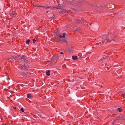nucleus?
Masks as SVG:
<instances>
[{
    "label": "nucleus",
    "mask_w": 125,
    "mask_h": 125,
    "mask_svg": "<svg viewBox=\"0 0 125 125\" xmlns=\"http://www.w3.org/2000/svg\"><path fill=\"white\" fill-rule=\"evenodd\" d=\"M77 31V30H76V31Z\"/></svg>",
    "instance_id": "22"
},
{
    "label": "nucleus",
    "mask_w": 125,
    "mask_h": 125,
    "mask_svg": "<svg viewBox=\"0 0 125 125\" xmlns=\"http://www.w3.org/2000/svg\"><path fill=\"white\" fill-rule=\"evenodd\" d=\"M38 7H43L44 8H45V9H46L47 8V7H45V6H38Z\"/></svg>",
    "instance_id": "19"
},
{
    "label": "nucleus",
    "mask_w": 125,
    "mask_h": 125,
    "mask_svg": "<svg viewBox=\"0 0 125 125\" xmlns=\"http://www.w3.org/2000/svg\"><path fill=\"white\" fill-rule=\"evenodd\" d=\"M30 41V40H28L26 41V43L27 44H29V42Z\"/></svg>",
    "instance_id": "14"
},
{
    "label": "nucleus",
    "mask_w": 125,
    "mask_h": 125,
    "mask_svg": "<svg viewBox=\"0 0 125 125\" xmlns=\"http://www.w3.org/2000/svg\"><path fill=\"white\" fill-rule=\"evenodd\" d=\"M109 40L111 41V42H112V43L115 44V40L113 39H111V40Z\"/></svg>",
    "instance_id": "9"
},
{
    "label": "nucleus",
    "mask_w": 125,
    "mask_h": 125,
    "mask_svg": "<svg viewBox=\"0 0 125 125\" xmlns=\"http://www.w3.org/2000/svg\"><path fill=\"white\" fill-rule=\"evenodd\" d=\"M25 57L24 55H22L21 57V60H22L23 61H25Z\"/></svg>",
    "instance_id": "12"
},
{
    "label": "nucleus",
    "mask_w": 125,
    "mask_h": 125,
    "mask_svg": "<svg viewBox=\"0 0 125 125\" xmlns=\"http://www.w3.org/2000/svg\"><path fill=\"white\" fill-rule=\"evenodd\" d=\"M10 15L11 17H12L16 15V13L15 11H12L10 13Z\"/></svg>",
    "instance_id": "2"
},
{
    "label": "nucleus",
    "mask_w": 125,
    "mask_h": 125,
    "mask_svg": "<svg viewBox=\"0 0 125 125\" xmlns=\"http://www.w3.org/2000/svg\"><path fill=\"white\" fill-rule=\"evenodd\" d=\"M65 33H63L62 35L61 34H60L59 37L61 38H64L65 37Z\"/></svg>",
    "instance_id": "4"
},
{
    "label": "nucleus",
    "mask_w": 125,
    "mask_h": 125,
    "mask_svg": "<svg viewBox=\"0 0 125 125\" xmlns=\"http://www.w3.org/2000/svg\"><path fill=\"white\" fill-rule=\"evenodd\" d=\"M117 110L119 111L120 112H121L122 111V110L121 109V108H118L117 109Z\"/></svg>",
    "instance_id": "15"
},
{
    "label": "nucleus",
    "mask_w": 125,
    "mask_h": 125,
    "mask_svg": "<svg viewBox=\"0 0 125 125\" xmlns=\"http://www.w3.org/2000/svg\"><path fill=\"white\" fill-rule=\"evenodd\" d=\"M16 107H15L14 108V109H16Z\"/></svg>",
    "instance_id": "21"
},
{
    "label": "nucleus",
    "mask_w": 125,
    "mask_h": 125,
    "mask_svg": "<svg viewBox=\"0 0 125 125\" xmlns=\"http://www.w3.org/2000/svg\"><path fill=\"white\" fill-rule=\"evenodd\" d=\"M107 57L105 55H104L102 58H101V60H104L105 61L106 58Z\"/></svg>",
    "instance_id": "7"
},
{
    "label": "nucleus",
    "mask_w": 125,
    "mask_h": 125,
    "mask_svg": "<svg viewBox=\"0 0 125 125\" xmlns=\"http://www.w3.org/2000/svg\"><path fill=\"white\" fill-rule=\"evenodd\" d=\"M108 36V34H106L102 36L101 39L102 43L105 44L108 42L107 39H109Z\"/></svg>",
    "instance_id": "1"
},
{
    "label": "nucleus",
    "mask_w": 125,
    "mask_h": 125,
    "mask_svg": "<svg viewBox=\"0 0 125 125\" xmlns=\"http://www.w3.org/2000/svg\"><path fill=\"white\" fill-rule=\"evenodd\" d=\"M47 8H49L51 9H53L54 8H56L57 9H60L61 8V6H57L56 7H51V6H48Z\"/></svg>",
    "instance_id": "3"
},
{
    "label": "nucleus",
    "mask_w": 125,
    "mask_h": 125,
    "mask_svg": "<svg viewBox=\"0 0 125 125\" xmlns=\"http://www.w3.org/2000/svg\"><path fill=\"white\" fill-rule=\"evenodd\" d=\"M72 58L73 60H76L77 59V56H72Z\"/></svg>",
    "instance_id": "10"
},
{
    "label": "nucleus",
    "mask_w": 125,
    "mask_h": 125,
    "mask_svg": "<svg viewBox=\"0 0 125 125\" xmlns=\"http://www.w3.org/2000/svg\"><path fill=\"white\" fill-rule=\"evenodd\" d=\"M22 111V112H24V110H23V108L22 107L20 109Z\"/></svg>",
    "instance_id": "17"
},
{
    "label": "nucleus",
    "mask_w": 125,
    "mask_h": 125,
    "mask_svg": "<svg viewBox=\"0 0 125 125\" xmlns=\"http://www.w3.org/2000/svg\"><path fill=\"white\" fill-rule=\"evenodd\" d=\"M59 41H63L64 42H67V40H63V39H59Z\"/></svg>",
    "instance_id": "13"
},
{
    "label": "nucleus",
    "mask_w": 125,
    "mask_h": 125,
    "mask_svg": "<svg viewBox=\"0 0 125 125\" xmlns=\"http://www.w3.org/2000/svg\"><path fill=\"white\" fill-rule=\"evenodd\" d=\"M120 93H121V95H123V96L124 97V95L125 94V91L124 90H121Z\"/></svg>",
    "instance_id": "5"
},
{
    "label": "nucleus",
    "mask_w": 125,
    "mask_h": 125,
    "mask_svg": "<svg viewBox=\"0 0 125 125\" xmlns=\"http://www.w3.org/2000/svg\"><path fill=\"white\" fill-rule=\"evenodd\" d=\"M20 74H21V75H26L25 73H24L23 72L21 73Z\"/></svg>",
    "instance_id": "16"
},
{
    "label": "nucleus",
    "mask_w": 125,
    "mask_h": 125,
    "mask_svg": "<svg viewBox=\"0 0 125 125\" xmlns=\"http://www.w3.org/2000/svg\"><path fill=\"white\" fill-rule=\"evenodd\" d=\"M37 40H36L35 39H34L33 40V42L34 43H35L36 42Z\"/></svg>",
    "instance_id": "18"
},
{
    "label": "nucleus",
    "mask_w": 125,
    "mask_h": 125,
    "mask_svg": "<svg viewBox=\"0 0 125 125\" xmlns=\"http://www.w3.org/2000/svg\"><path fill=\"white\" fill-rule=\"evenodd\" d=\"M50 71L49 70H47L46 72V75L47 76H49L50 75Z\"/></svg>",
    "instance_id": "6"
},
{
    "label": "nucleus",
    "mask_w": 125,
    "mask_h": 125,
    "mask_svg": "<svg viewBox=\"0 0 125 125\" xmlns=\"http://www.w3.org/2000/svg\"><path fill=\"white\" fill-rule=\"evenodd\" d=\"M60 54H63V52H61L60 53Z\"/></svg>",
    "instance_id": "20"
},
{
    "label": "nucleus",
    "mask_w": 125,
    "mask_h": 125,
    "mask_svg": "<svg viewBox=\"0 0 125 125\" xmlns=\"http://www.w3.org/2000/svg\"><path fill=\"white\" fill-rule=\"evenodd\" d=\"M27 97L28 98L30 99L32 97L31 94H28L27 95Z\"/></svg>",
    "instance_id": "11"
},
{
    "label": "nucleus",
    "mask_w": 125,
    "mask_h": 125,
    "mask_svg": "<svg viewBox=\"0 0 125 125\" xmlns=\"http://www.w3.org/2000/svg\"><path fill=\"white\" fill-rule=\"evenodd\" d=\"M26 63V62H25V64H24V67L23 68V69L24 70L26 71L27 70V65L25 64Z\"/></svg>",
    "instance_id": "8"
}]
</instances>
